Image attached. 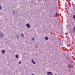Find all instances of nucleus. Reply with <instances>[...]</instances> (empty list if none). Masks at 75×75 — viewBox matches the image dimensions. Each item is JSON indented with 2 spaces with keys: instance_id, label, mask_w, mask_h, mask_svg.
Instances as JSON below:
<instances>
[{
  "instance_id": "obj_1",
  "label": "nucleus",
  "mask_w": 75,
  "mask_h": 75,
  "mask_svg": "<svg viewBox=\"0 0 75 75\" xmlns=\"http://www.w3.org/2000/svg\"><path fill=\"white\" fill-rule=\"evenodd\" d=\"M4 36V34L3 33H0V37H1V38H2V37H3Z\"/></svg>"
},
{
  "instance_id": "obj_17",
  "label": "nucleus",
  "mask_w": 75,
  "mask_h": 75,
  "mask_svg": "<svg viewBox=\"0 0 75 75\" xmlns=\"http://www.w3.org/2000/svg\"><path fill=\"white\" fill-rule=\"evenodd\" d=\"M31 75H34V74H32Z\"/></svg>"
},
{
  "instance_id": "obj_9",
  "label": "nucleus",
  "mask_w": 75,
  "mask_h": 75,
  "mask_svg": "<svg viewBox=\"0 0 75 75\" xmlns=\"http://www.w3.org/2000/svg\"><path fill=\"white\" fill-rule=\"evenodd\" d=\"M15 57L16 58H18V55H16Z\"/></svg>"
},
{
  "instance_id": "obj_11",
  "label": "nucleus",
  "mask_w": 75,
  "mask_h": 75,
  "mask_svg": "<svg viewBox=\"0 0 75 75\" xmlns=\"http://www.w3.org/2000/svg\"><path fill=\"white\" fill-rule=\"evenodd\" d=\"M73 18H74V20H75V15H73Z\"/></svg>"
},
{
  "instance_id": "obj_5",
  "label": "nucleus",
  "mask_w": 75,
  "mask_h": 75,
  "mask_svg": "<svg viewBox=\"0 0 75 75\" xmlns=\"http://www.w3.org/2000/svg\"><path fill=\"white\" fill-rule=\"evenodd\" d=\"M32 63L33 64H36V62H35V61H34L33 59L32 60Z\"/></svg>"
},
{
  "instance_id": "obj_12",
  "label": "nucleus",
  "mask_w": 75,
  "mask_h": 75,
  "mask_svg": "<svg viewBox=\"0 0 75 75\" xmlns=\"http://www.w3.org/2000/svg\"><path fill=\"white\" fill-rule=\"evenodd\" d=\"M18 63L19 64H21V62H19Z\"/></svg>"
},
{
  "instance_id": "obj_18",
  "label": "nucleus",
  "mask_w": 75,
  "mask_h": 75,
  "mask_svg": "<svg viewBox=\"0 0 75 75\" xmlns=\"http://www.w3.org/2000/svg\"><path fill=\"white\" fill-rule=\"evenodd\" d=\"M1 47H0V48H1Z\"/></svg>"
},
{
  "instance_id": "obj_15",
  "label": "nucleus",
  "mask_w": 75,
  "mask_h": 75,
  "mask_svg": "<svg viewBox=\"0 0 75 75\" xmlns=\"http://www.w3.org/2000/svg\"><path fill=\"white\" fill-rule=\"evenodd\" d=\"M14 13H15V11H13V14H14Z\"/></svg>"
},
{
  "instance_id": "obj_7",
  "label": "nucleus",
  "mask_w": 75,
  "mask_h": 75,
  "mask_svg": "<svg viewBox=\"0 0 75 75\" xmlns=\"http://www.w3.org/2000/svg\"><path fill=\"white\" fill-rule=\"evenodd\" d=\"M45 40H48V37H45Z\"/></svg>"
},
{
  "instance_id": "obj_3",
  "label": "nucleus",
  "mask_w": 75,
  "mask_h": 75,
  "mask_svg": "<svg viewBox=\"0 0 75 75\" xmlns=\"http://www.w3.org/2000/svg\"><path fill=\"white\" fill-rule=\"evenodd\" d=\"M47 74L49 75H52V73L51 72H48L47 73Z\"/></svg>"
},
{
  "instance_id": "obj_13",
  "label": "nucleus",
  "mask_w": 75,
  "mask_h": 75,
  "mask_svg": "<svg viewBox=\"0 0 75 75\" xmlns=\"http://www.w3.org/2000/svg\"><path fill=\"white\" fill-rule=\"evenodd\" d=\"M56 16H58V13H56L55 14Z\"/></svg>"
},
{
  "instance_id": "obj_16",
  "label": "nucleus",
  "mask_w": 75,
  "mask_h": 75,
  "mask_svg": "<svg viewBox=\"0 0 75 75\" xmlns=\"http://www.w3.org/2000/svg\"><path fill=\"white\" fill-rule=\"evenodd\" d=\"M66 58H67V59H68V57H67Z\"/></svg>"
},
{
  "instance_id": "obj_2",
  "label": "nucleus",
  "mask_w": 75,
  "mask_h": 75,
  "mask_svg": "<svg viewBox=\"0 0 75 75\" xmlns=\"http://www.w3.org/2000/svg\"><path fill=\"white\" fill-rule=\"evenodd\" d=\"M26 26L28 28H30V25L29 23L27 24H26Z\"/></svg>"
},
{
  "instance_id": "obj_10",
  "label": "nucleus",
  "mask_w": 75,
  "mask_h": 75,
  "mask_svg": "<svg viewBox=\"0 0 75 75\" xmlns=\"http://www.w3.org/2000/svg\"><path fill=\"white\" fill-rule=\"evenodd\" d=\"M16 38H17V39H19V36H18V35H17V36H16Z\"/></svg>"
},
{
  "instance_id": "obj_14",
  "label": "nucleus",
  "mask_w": 75,
  "mask_h": 75,
  "mask_svg": "<svg viewBox=\"0 0 75 75\" xmlns=\"http://www.w3.org/2000/svg\"><path fill=\"white\" fill-rule=\"evenodd\" d=\"M32 40L33 41H34V38H32Z\"/></svg>"
},
{
  "instance_id": "obj_4",
  "label": "nucleus",
  "mask_w": 75,
  "mask_h": 75,
  "mask_svg": "<svg viewBox=\"0 0 75 75\" xmlns=\"http://www.w3.org/2000/svg\"><path fill=\"white\" fill-rule=\"evenodd\" d=\"M5 50H2V53L3 54H5Z\"/></svg>"
},
{
  "instance_id": "obj_8",
  "label": "nucleus",
  "mask_w": 75,
  "mask_h": 75,
  "mask_svg": "<svg viewBox=\"0 0 75 75\" xmlns=\"http://www.w3.org/2000/svg\"><path fill=\"white\" fill-rule=\"evenodd\" d=\"M21 37H24V34H23L22 33H21Z\"/></svg>"
},
{
  "instance_id": "obj_6",
  "label": "nucleus",
  "mask_w": 75,
  "mask_h": 75,
  "mask_svg": "<svg viewBox=\"0 0 75 75\" xmlns=\"http://www.w3.org/2000/svg\"><path fill=\"white\" fill-rule=\"evenodd\" d=\"M72 67V65L71 64H69L68 65V67L69 68H71V67Z\"/></svg>"
}]
</instances>
